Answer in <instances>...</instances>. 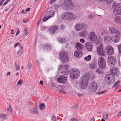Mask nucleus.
<instances>
[{
  "mask_svg": "<svg viewBox=\"0 0 121 121\" xmlns=\"http://www.w3.org/2000/svg\"><path fill=\"white\" fill-rule=\"evenodd\" d=\"M56 80L58 82L65 84L66 83L67 79L65 76H61L57 77Z\"/></svg>",
  "mask_w": 121,
  "mask_h": 121,
  "instance_id": "13",
  "label": "nucleus"
},
{
  "mask_svg": "<svg viewBox=\"0 0 121 121\" xmlns=\"http://www.w3.org/2000/svg\"><path fill=\"white\" fill-rule=\"evenodd\" d=\"M108 60L109 63L112 65H114L116 63V59L114 57L111 56L108 57Z\"/></svg>",
  "mask_w": 121,
  "mask_h": 121,
  "instance_id": "18",
  "label": "nucleus"
},
{
  "mask_svg": "<svg viewBox=\"0 0 121 121\" xmlns=\"http://www.w3.org/2000/svg\"><path fill=\"white\" fill-rule=\"evenodd\" d=\"M63 4L62 8L65 10L69 8L73 9L74 7L73 3L70 0H65Z\"/></svg>",
  "mask_w": 121,
  "mask_h": 121,
  "instance_id": "3",
  "label": "nucleus"
},
{
  "mask_svg": "<svg viewBox=\"0 0 121 121\" xmlns=\"http://www.w3.org/2000/svg\"><path fill=\"white\" fill-rule=\"evenodd\" d=\"M80 42H81L82 43H84L85 42L84 39H80Z\"/></svg>",
  "mask_w": 121,
  "mask_h": 121,
  "instance_id": "57",
  "label": "nucleus"
},
{
  "mask_svg": "<svg viewBox=\"0 0 121 121\" xmlns=\"http://www.w3.org/2000/svg\"><path fill=\"white\" fill-rule=\"evenodd\" d=\"M70 121H78V120L75 118H73L70 120Z\"/></svg>",
  "mask_w": 121,
  "mask_h": 121,
  "instance_id": "58",
  "label": "nucleus"
},
{
  "mask_svg": "<svg viewBox=\"0 0 121 121\" xmlns=\"http://www.w3.org/2000/svg\"><path fill=\"white\" fill-rule=\"evenodd\" d=\"M10 0H7L6 2H5L3 4V6L5 5Z\"/></svg>",
  "mask_w": 121,
  "mask_h": 121,
  "instance_id": "59",
  "label": "nucleus"
},
{
  "mask_svg": "<svg viewBox=\"0 0 121 121\" xmlns=\"http://www.w3.org/2000/svg\"><path fill=\"white\" fill-rule=\"evenodd\" d=\"M51 120L52 121H56V117L54 115H53Z\"/></svg>",
  "mask_w": 121,
  "mask_h": 121,
  "instance_id": "42",
  "label": "nucleus"
},
{
  "mask_svg": "<svg viewBox=\"0 0 121 121\" xmlns=\"http://www.w3.org/2000/svg\"><path fill=\"white\" fill-rule=\"evenodd\" d=\"M17 32L18 34H19L20 32V31L19 30V28H17Z\"/></svg>",
  "mask_w": 121,
  "mask_h": 121,
  "instance_id": "62",
  "label": "nucleus"
},
{
  "mask_svg": "<svg viewBox=\"0 0 121 121\" xmlns=\"http://www.w3.org/2000/svg\"><path fill=\"white\" fill-rule=\"evenodd\" d=\"M85 24L82 23H78L75 26V29L76 31H81L83 28L86 26Z\"/></svg>",
  "mask_w": 121,
  "mask_h": 121,
  "instance_id": "14",
  "label": "nucleus"
},
{
  "mask_svg": "<svg viewBox=\"0 0 121 121\" xmlns=\"http://www.w3.org/2000/svg\"><path fill=\"white\" fill-rule=\"evenodd\" d=\"M106 113V112L103 115V117L104 119L107 120L108 117V113H107V114L105 115Z\"/></svg>",
  "mask_w": 121,
  "mask_h": 121,
  "instance_id": "36",
  "label": "nucleus"
},
{
  "mask_svg": "<svg viewBox=\"0 0 121 121\" xmlns=\"http://www.w3.org/2000/svg\"><path fill=\"white\" fill-rule=\"evenodd\" d=\"M91 56L90 55H89L85 57L84 59L86 61H89L91 60Z\"/></svg>",
  "mask_w": 121,
  "mask_h": 121,
  "instance_id": "35",
  "label": "nucleus"
},
{
  "mask_svg": "<svg viewBox=\"0 0 121 121\" xmlns=\"http://www.w3.org/2000/svg\"><path fill=\"white\" fill-rule=\"evenodd\" d=\"M84 93H81V92H78V95L79 97H81L83 95Z\"/></svg>",
  "mask_w": 121,
  "mask_h": 121,
  "instance_id": "47",
  "label": "nucleus"
},
{
  "mask_svg": "<svg viewBox=\"0 0 121 121\" xmlns=\"http://www.w3.org/2000/svg\"><path fill=\"white\" fill-rule=\"evenodd\" d=\"M59 58L62 62L66 63L69 60L67 56V54L64 52H61L59 56Z\"/></svg>",
  "mask_w": 121,
  "mask_h": 121,
  "instance_id": "7",
  "label": "nucleus"
},
{
  "mask_svg": "<svg viewBox=\"0 0 121 121\" xmlns=\"http://www.w3.org/2000/svg\"><path fill=\"white\" fill-rule=\"evenodd\" d=\"M0 117L1 118L5 119H6V116L5 114H0Z\"/></svg>",
  "mask_w": 121,
  "mask_h": 121,
  "instance_id": "38",
  "label": "nucleus"
},
{
  "mask_svg": "<svg viewBox=\"0 0 121 121\" xmlns=\"http://www.w3.org/2000/svg\"><path fill=\"white\" fill-rule=\"evenodd\" d=\"M25 31L26 33V34H25V36H26L29 33V32H28V28H25Z\"/></svg>",
  "mask_w": 121,
  "mask_h": 121,
  "instance_id": "46",
  "label": "nucleus"
},
{
  "mask_svg": "<svg viewBox=\"0 0 121 121\" xmlns=\"http://www.w3.org/2000/svg\"><path fill=\"white\" fill-rule=\"evenodd\" d=\"M18 45L19 47L21 48V49L20 50H22L23 49V48L22 44L20 43V44H19Z\"/></svg>",
  "mask_w": 121,
  "mask_h": 121,
  "instance_id": "56",
  "label": "nucleus"
},
{
  "mask_svg": "<svg viewBox=\"0 0 121 121\" xmlns=\"http://www.w3.org/2000/svg\"><path fill=\"white\" fill-rule=\"evenodd\" d=\"M96 64L95 62H93L89 65V67L92 69H93L96 67Z\"/></svg>",
  "mask_w": 121,
  "mask_h": 121,
  "instance_id": "31",
  "label": "nucleus"
},
{
  "mask_svg": "<svg viewBox=\"0 0 121 121\" xmlns=\"http://www.w3.org/2000/svg\"><path fill=\"white\" fill-rule=\"evenodd\" d=\"M88 17L90 19H93L94 17V15L92 14H89L88 15Z\"/></svg>",
  "mask_w": 121,
  "mask_h": 121,
  "instance_id": "50",
  "label": "nucleus"
},
{
  "mask_svg": "<svg viewBox=\"0 0 121 121\" xmlns=\"http://www.w3.org/2000/svg\"><path fill=\"white\" fill-rule=\"evenodd\" d=\"M82 52L81 51L76 50L74 52V56L76 57L79 58L82 55Z\"/></svg>",
  "mask_w": 121,
  "mask_h": 121,
  "instance_id": "23",
  "label": "nucleus"
},
{
  "mask_svg": "<svg viewBox=\"0 0 121 121\" xmlns=\"http://www.w3.org/2000/svg\"><path fill=\"white\" fill-rule=\"evenodd\" d=\"M106 91H107L106 90L104 91L101 92H98L97 93V94L99 95L102 94L106 93Z\"/></svg>",
  "mask_w": 121,
  "mask_h": 121,
  "instance_id": "43",
  "label": "nucleus"
},
{
  "mask_svg": "<svg viewBox=\"0 0 121 121\" xmlns=\"http://www.w3.org/2000/svg\"><path fill=\"white\" fill-rule=\"evenodd\" d=\"M49 18H48V17L46 15V16H45L43 17V22H45Z\"/></svg>",
  "mask_w": 121,
  "mask_h": 121,
  "instance_id": "40",
  "label": "nucleus"
},
{
  "mask_svg": "<svg viewBox=\"0 0 121 121\" xmlns=\"http://www.w3.org/2000/svg\"><path fill=\"white\" fill-rule=\"evenodd\" d=\"M56 0H50V1L49 3L50 4H52V3H53Z\"/></svg>",
  "mask_w": 121,
  "mask_h": 121,
  "instance_id": "60",
  "label": "nucleus"
},
{
  "mask_svg": "<svg viewBox=\"0 0 121 121\" xmlns=\"http://www.w3.org/2000/svg\"><path fill=\"white\" fill-rule=\"evenodd\" d=\"M113 0H106V2L108 4H110L113 1Z\"/></svg>",
  "mask_w": 121,
  "mask_h": 121,
  "instance_id": "49",
  "label": "nucleus"
},
{
  "mask_svg": "<svg viewBox=\"0 0 121 121\" xmlns=\"http://www.w3.org/2000/svg\"><path fill=\"white\" fill-rule=\"evenodd\" d=\"M112 38L108 36L105 37L104 38V40L105 41H110L112 40Z\"/></svg>",
  "mask_w": 121,
  "mask_h": 121,
  "instance_id": "33",
  "label": "nucleus"
},
{
  "mask_svg": "<svg viewBox=\"0 0 121 121\" xmlns=\"http://www.w3.org/2000/svg\"><path fill=\"white\" fill-rule=\"evenodd\" d=\"M118 47L119 52L120 53H121V43L119 45Z\"/></svg>",
  "mask_w": 121,
  "mask_h": 121,
  "instance_id": "45",
  "label": "nucleus"
},
{
  "mask_svg": "<svg viewBox=\"0 0 121 121\" xmlns=\"http://www.w3.org/2000/svg\"><path fill=\"white\" fill-rule=\"evenodd\" d=\"M61 18L63 19L68 20L67 12H65L61 15Z\"/></svg>",
  "mask_w": 121,
  "mask_h": 121,
  "instance_id": "29",
  "label": "nucleus"
},
{
  "mask_svg": "<svg viewBox=\"0 0 121 121\" xmlns=\"http://www.w3.org/2000/svg\"><path fill=\"white\" fill-rule=\"evenodd\" d=\"M76 48L78 49L81 50L83 48V47L82 45L81 44L77 42L76 44Z\"/></svg>",
  "mask_w": 121,
  "mask_h": 121,
  "instance_id": "26",
  "label": "nucleus"
},
{
  "mask_svg": "<svg viewBox=\"0 0 121 121\" xmlns=\"http://www.w3.org/2000/svg\"><path fill=\"white\" fill-rule=\"evenodd\" d=\"M104 79L105 83L108 85L113 83L115 81V77L111 74H109L106 76Z\"/></svg>",
  "mask_w": 121,
  "mask_h": 121,
  "instance_id": "5",
  "label": "nucleus"
},
{
  "mask_svg": "<svg viewBox=\"0 0 121 121\" xmlns=\"http://www.w3.org/2000/svg\"><path fill=\"white\" fill-rule=\"evenodd\" d=\"M68 20H75L76 18V16H74L73 14L71 12H67Z\"/></svg>",
  "mask_w": 121,
  "mask_h": 121,
  "instance_id": "19",
  "label": "nucleus"
},
{
  "mask_svg": "<svg viewBox=\"0 0 121 121\" xmlns=\"http://www.w3.org/2000/svg\"><path fill=\"white\" fill-rule=\"evenodd\" d=\"M88 39L91 41H94L96 44H99L100 43V40H96L97 36L95 32L92 31L88 35Z\"/></svg>",
  "mask_w": 121,
  "mask_h": 121,
  "instance_id": "4",
  "label": "nucleus"
},
{
  "mask_svg": "<svg viewBox=\"0 0 121 121\" xmlns=\"http://www.w3.org/2000/svg\"><path fill=\"white\" fill-rule=\"evenodd\" d=\"M118 4H119L114 2L112 5L113 8L115 9L113 10V12L115 15L121 14V6L119 7Z\"/></svg>",
  "mask_w": 121,
  "mask_h": 121,
  "instance_id": "6",
  "label": "nucleus"
},
{
  "mask_svg": "<svg viewBox=\"0 0 121 121\" xmlns=\"http://www.w3.org/2000/svg\"><path fill=\"white\" fill-rule=\"evenodd\" d=\"M97 51L98 54L99 55L102 56L105 55L103 47L102 44H100L98 47L97 48Z\"/></svg>",
  "mask_w": 121,
  "mask_h": 121,
  "instance_id": "12",
  "label": "nucleus"
},
{
  "mask_svg": "<svg viewBox=\"0 0 121 121\" xmlns=\"http://www.w3.org/2000/svg\"><path fill=\"white\" fill-rule=\"evenodd\" d=\"M44 107V105L43 104H41L39 106V109L40 110H42Z\"/></svg>",
  "mask_w": 121,
  "mask_h": 121,
  "instance_id": "39",
  "label": "nucleus"
},
{
  "mask_svg": "<svg viewBox=\"0 0 121 121\" xmlns=\"http://www.w3.org/2000/svg\"><path fill=\"white\" fill-rule=\"evenodd\" d=\"M59 92L62 94H66V92L63 89L60 90L59 91Z\"/></svg>",
  "mask_w": 121,
  "mask_h": 121,
  "instance_id": "44",
  "label": "nucleus"
},
{
  "mask_svg": "<svg viewBox=\"0 0 121 121\" xmlns=\"http://www.w3.org/2000/svg\"><path fill=\"white\" fill-rule=\"evenodd\" d=\"M58 27L56 26H55L52 27L49 30L50 34L51 35L54 34L56 30H57Z\"/></svg>",
  "mask_w": 121,
  "mask_h": 121,
  "instance_id": "21",
  "label": "nucleus"
},
{
  "mask_svg": "<svg viewBox=\"0 0 121 121\" xmlns=\"http://www.w3.org/2000/svg\"><path fill=\"white\" fill-rule=\"evenodd\" d=\"M106 53L108 56L113 55L114 53V51L113 48L111 46H107L105 48Z\"/></svg>",
  "mask_w": 121,
  "mask_h": 121,
  "instance_id": "11",
  "label": "nucleus"
},
{
  "mask_svg": "<svg viewBox=\"0 0 121 121\" xmlns=\"http://www.w3.org/2000/svg\"><path fill=\"white\" fill-rule=\"evenodd\" d=\"M98 64L99 67L101 69H104L106 67V62L104 58L100 57L98 60Z\"/></svg>",
  "mask_w": 121,
  "mask_h": 121,
  "instance_id": "9",
  "label": "nucleus"
},
{
  "mask_svg": "<svg viewBox=\"0 0 121 121\" xmlns=\"http://www.w3.org/2000/svg\"><path fill=\"white\" fill-rule=\"evenodd\" d=\"M70 77L72 79H76L78 78L80 74V72L77 69H72L70 71Z\"/></svg>",
  "mask_w": 121,
  "mask_h": 121,
  "instance_id": "2",
  "label": "nucleus"
},
{
  "mask_svg": "<svg viewBox=\"0 0 121 121\" xmlns=\"http://www.w3.org/2000/svg\"><path fill=\"white\" fill-rule=\"evenodd\" d=\"M110 72L113 75H115L117 76H118L120 73L119 71L117 68H114L111 69Z\"/></svg>",
  "mask_w": 121,
  "mask_h": 121,
  "instance_id": "15",
  "label": "nucleus"
},
{
  "mask_svg": "<svg viewBox=\"0 0 121 121\" xmlns=\"http://www.w3.org/2000/svg\"><path fill=\"white\" fill-rule=\"evenodd\" d=\"M32 66V65L31 63H29L26 66L27 69L28 70H29L31 69Z\"/></svg>",
  "mask_w": 121,
  "mask_h": 121,
  "instance_id": "34",
  "label": "nucleus"
},
{
  "mask_svg": "<svg viewBox=\"0 0 121 121\" xmlns=\"http://www.w3.org/2000/svg\"><path fill=\"white\" fill-rule=\"evenodd\" d=\"M120 81L119 80L117 81L114 84L112 87V88L115 87V90H117L118 89L120 85L119 83L120 82Z\"/></svg>",
  "mask_w": 121,
  "mask_h": 121,
  "instance_id": "28",
  "label": "nucleus"
},
{
  "mask_svg": "<svg viewBox=\"0 0 121 121\" xmlns=\"http://www.w3.org/2000/svg\"><path fill=\"white\" fill-rule=\"evenodd\" d=\"M119 38L117 36H114L112 38V40L115 43H117L119 40Z\"/></svg>",
  "mask_w": 121,
  "mask_h": 121,
  "instance_id": "30",
  "label": "nucleus"
},
{
  "mask_svg": "<svg viewBox=\"0 0 121 121\" xmlns=\"http://www.w3.org/2000/svg\"><path fill=\"white\" fill-rule=\"evenodd\" d=\"M85 48L87 49V50L91 51L93 48V46L92 45V43L89 42H87L85 44Z\"/></svg>",
  "mask_w": 121,
  "mask_h": 121,
  "instance_id": "20",
  "label": "nucleus"
},
{
  "mask_svg": "<svg viewBox=\"0 0 121 121\" xmlns=\"http://www.w3.org/2000/svg\"><path fill=\"white\" fill-rule=\"evenodd\" d=\"M51 85L53 87H57V86H56V85L54 83H51Z\"/></svg>",
  "mask_w": 121,
  "mask_h": 121,
  "instance_id": "52",
  "label": "nucleus"
},
{
  "mask_svg": "<svg viewBox=\"0 0 121 121\" xmlns=\"http://www.w3.org/2000/svg\"><path fill=\"white\" fill-rule=\"evenodd\" d=\"M96 71L98 73H101V72L100 71V70L99 69H97L96 70Z\"/></svg>",
  "mask_w": 121,
  "mask_h": 121,
  "instance_id": "53",
  "label": "nucleus"
},
{
  "mask_svg": "<svg viewBox=\"0 0 121 121\" xmlns=\"http://www.w3.org/2000/svg\"><path fill=\"white\" fill-rule=\"evenodd\" d=\"M61 6V5H56L55 6V8L56 10H57L59 9Z\"/></svg>",
  "mask_w": 121,
  "mask_h": 121,
  "instance_id": "37",
  "label": "nucleus"
},
{
  "mask_svg": "<svg viewBox=\"0 0 121 121\" xmlns=\"http://www.w3.org/2000/svg\"><path fill=\"white\" fill-rule=\"evenodd\" d=\"M55 14V12L53 10H50L49 11L47 12L46 14V15L48 17V18H50L54 16Z\"/></svg>",
  "mask_w": 121,
  "mask_h": 121,
  "instance_id": "24",
  "label": "nucleus"
},
{
  "mask_svg": "<svg viewBox=\"0 0 121 121\" xmlns=\"http://www.w3.org/2000/svg\"><path fill=\"white\" fill-rule=\"evenodd\" d=\"M43 49L44 51H50L51 49V46L49 43H46L43 44L42 46Z\"/></svg>",
  "mask_w": 121,
  "mask_h": 121,
  "instance_id": "16",
  "label": "nucleus"
},
{
  "mask_svg": "<svg viewBox=\"0 0 121 121\" xmlns=\"http://www.w3.org/2000/svg\"><path fill=\"white\" fill-rule=\"evenodd\" d=\"M98 88L97 83L95 82L91 83L90 84L88 89L90 91L95 92Z\"/></svg>",
  "mask_w": 121,
  "mask_h": 121,
  "instance_id": "10",
  "label": "nucleus"
},
{
  "mask_svg": "<svg viewBox=\"0 0 121 121\" xmlns=\"http://www.w3.org/2000/svg\"><path fill=\"white\" fill-rule=\"evenodd\" d=\"M115 21L117 23L121 24V17L117 16L115 17Z\"/></svg>",
  "mask_w": 121,
  "mask_h": 121,
  "instance_id": "27",
  "label": "nucleus"
},
{
  "mask_svg": "<svg viewBox=\"0 0 121 121\" xmlns=\"http://www.w3.org/2000/svg\"><path fill=\"white\" fill-rule=\"evenodd\" d=\"M78 106L77 104H76L72 107V108L74 109H76L78 108Z\"/></svg>",
  "mask_w": 121,
  "mask_h": 121,
  "instance_id": "41",
  "label": "nucleus"
},
{
  "mask_svg": "<svg viewBox=\"0 0 121 121\" xmlns=\"http://www.w3.org/2000/svg\"><path fill=\"white\" fill-rule=\"evenodd\" d=\"M89 77V76L88 74H85L80 79L79 84L82 89H84L87 87Z\"/></svg>",
  "mask_w": 121,
  "mask_h": 121,
  "instance_id": "1",
  "label": "nucleus"
},
{
  "mask_svg": "<svg viewBox=\"0 0 121 121\" xmlns=\"http://www.w3.org/2000/svg\"><path fill=\"white\" fill-rule=\"evenodd\" d=\"M48 27H45V26H43L42 27V28L43 30H45L47 28H48Z\"/></svg>",
  "mask_w": 121,
  "mask_h": 121,
  "instance_id": "61",
  "label": "nucleus"
},
{
  "mask_svg": "<svg viewBox=\"0 0 121 121\" xmlns=\"http://www.w3.org/2000/svg\"><path fill=\"white\" fill-rule=\"evenodd\" d=\"M57 41L60 43H65L66 42V40L65 39L60 38H58L57 39Z\"/></svg>",
  "mask_w": 121,
  "mask_h": 121,
  "instance_id": "32",
  "label": "nucleus"
},
{
  "mask_svg": "<svg viewBox=\"0 0 121 121\" xmlns=\"http://www.w3.org/2000/svg\"><path fill=\"white\" fill-rule=\"evenodd\" d=\"M28 22V20H27L24 19L23 20V23H26Z\"/></svg>",
  "mask_w": 121,
  "mask_h": 121,
  "instance_id": "64",
  "label": "nucleus"
},
{
  "mask_svg": "<svg viewBox=\"0 0 121 121\" xmlns=\"http://www.w3.org/2000/svg\"><path fill=\"white\" fill-rule=\"evenodd\" d=\"M20 44V43L19 42H17L16 43H15L14 45V46L15 48H16V47L18 45H19Z\"/></svg>",
  "mask_w": 121,
  "mask_h": 121,
  "instance_id": "54",
  "label": "nucleus"
},
{
  "mask_svg": "<svg viewBox=\"0 0 121 121\" xmlns=\"http://www.w3.org/2000/svg\"><path fill=\"white\" fill-rule=\"evenodd\" d=\"M109 32L111 34H114L116 33L118 35L120 34V32L119 31L115 29L114 28L112 27H110L109 28Z\"/></svg>",
  "mask_w": 121,
  "mask_h": 121,
  "instance_id": "17",
  "label": "nucleus"
},
{
  "mask_svg": "<svg viewBox=\"0 0 121 121\" xmlns=\"http://www.w3.org/2000/svg\"><path fill=\"white\" fill-rule=\"evenodd\" d=\"M88 34V32L86 30H84L80 32L79 34V36L83 38H86Z\"/></svg>",
  "mask_w": 121,
  "mask_h": 121,
  "instance_id": "22",
  "label": "nucleus"
},
{
  "mask_svg": "<svg viewBox=\"0 0 121 121\" xmlns=\"http://www.w3.org/2000/svg\"><path fill=\"white\" fill-rule=\"evenodd\" d=\"M23 80H19L17 82V84L19 85H21L23 82Z\"/></svg>",
  "mask_w": 121,
  "mask_h": 121,
  "instance_id": "48",
  "label": "nucleus"
},
{
  "mask_svg": "<svg viewBox=\"0 0 121 121\" xmlns=\"http://www.w3.org/2000/svg\"><path fill=\"white\" fill-rule=\"evenodd\" d=\"M9 108H7V111H9V112H12L11 109L10 108V105H9Z\"/></svg>",
  "mask_w": 121,
  "mask_h": 121,
  "instance_id": "51",
  "label": "nucleus"
},
{
  "mask_svg": "<svg viewBox=\"0 0 121 121\" xmlns=\"http://www.w3.org/2000/svg\"><path fill=\"white\" fill-rule=\"evenodd\" d=\"M5 0H2L0 2V6L3 4Z\"/></svg>",
  "mask_w": 121,
  "mask_h": 121,
  "instance_id": "63",
  "label": "nucleus"
},
{
  "mask_svg": "<svg viewBox=\"0 0 121 121\" xmlns=\"http://www.w3.org/2000/svg\"><path fill=\"white\" fill-rule=\"evenodd\" d=\"M60 28L62 30H64L65 28V26L64 25H61L60 26Z\"/></svg>",
  "mask_w": 121,
  "mask_h": 121,
  "instance_id": "55",
  "label": "nucleus"
},
{
  "mask_svg": "<svg viewBox=\"0 0 121 121\" xmlns=\"http://www.w3.org/2000/svg\"><path fill=\"white\" fill-rule=\"evenodd\" d=\"M61 68H59V69L61 70L60 73L64 75L68 74L69 72V70L68 69L69 67V66L68 65H65L63 66L62 65H60Z\"/></svg>",
  "mask_w": 121,
  "mask_h": 121,
  "instance_id": "8",
  "label": "nucleus"
},
{
  "mask_svg": "<svg viewBox=\"0 0 121 121\" xmlns=\"http://www.w3.org/2000/svg\"><path fill=\"white\" fill-rule=\"evenodd\" d=\"M31 113L32 114H38L37 106L35 105L34 107L31 112Z\"/></svg>",
  "mask_w": 121,
  "mask_h": 121,
  "instance_id": "25",
  "label": "nucleus"
}]
</instances>
